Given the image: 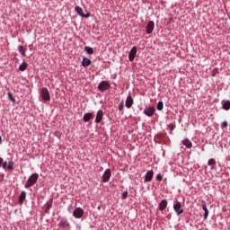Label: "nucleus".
<instances>
[{
  "instance_id": "obj_32",
  "label": "nucleus",
  "mask_w": 230,
  "mask_h": 230,
  "mask_svg": "<svg viewBox=\"0 0 230 230\" xmlns=\"http://www.w3.org/2000/svg\"><path fill=\"white\" fill-rule=\"evenodd\" d=\"M156 180L161 182V181H163V175L157 174V175H156Z\"/></svg>"
},
{
  "instance_id": "obj_36",
  "label": "nucleus",
  "mask_w": 230,
  "mask_h": 230,
  "mask_svg": "<svg viewBox=\"0 0 230 230\" xmlns=\"http://www.w3.org/2000/svg\"><path fill=\"white\" fill-rule=\"evenodd\" d=\"M3 158H0V168H1V166L3 165Z\"/></svg>"
},
{
  "instance_id": "obj_29",
  "label": "nucleus",
  "mask_w": 230,
  "mask_h": 230,
  "mask_svg": "<svg viewBox=\"0 0 230 230\" xmlns=\"http://www.w3.org/2000/svg\"><path fill=\"white\" fill-rule=\"evenodd\" d=\"M127 197H128V191H124L122 193V200H125V199H127Z\"/></svg>"
},
{
  "instance_id": "obj_11",
  "label": "nucleus",
  "mask_w": 230,
  "mask_h": 230,
  "mask_svg": "<svg viewBox=\"0 0 230 230\" xmlns=\"http://www.w3.org/2000/svg\"><path fill=\"white\" fill-rule=\"evenodd\" d=\"M152 179H154V171L150 170L146 173L145 182H151Z\"/></svg>"
},
{
  "instance_id": "obj_1",
  "label": "nucleus",
  "mask_w": 230,
  "mask_h": 230,
  "mask_svg": "<svg viewBox=\"0 0 230 230\" xmlns=\"http://www.w3.org/2000/svg\"><path fill=\"white\" fill-rule=\"evenodd\" d=\"M37 181H39V174L38 173L31 174L25 183V188H31V186L37 183Z\"/></svg>"
},
{
  "instance_id": "obj_9",
  "label": "nucleus",
  "mask_w": 230,
  "mask_h": 230,
  "mask_svg": "<svg viewBox=\"0 0 230 230\" xmlns=\"http://www.w3.org/2000/svg\"><path fill=\"white\" fill-rule=\"evenodd\" d=\"M154 28H155V23H154V21L148 22V23L146 25L147 35H150V33H152V31H154Z\"/></svg>"
},
{
  "instance_id": "obj_13",
  "label": "nucleus",
  "mask_w": 230,
  "mask_h": 230,
  "mask_svg": "<svg viewBox=\"0 0 230 230\" xmlns=\"http://www.w3.org/2000/svg\"><path fill=\"white\" fill-rule=\"evenodd\" d=\"M103 119V111L99 110L96 114L95 123H101Z\"/></svg>"
},
{
  "instance_id": "obj_6",
  "label": "nucleus",
  "mask_w": 230,
  "mask_h": 230,
  "mask_svg": "<svg viewBox=\"0 0 230 230\" xmlns=\"http://www.w3.org/2000/svg\"><path fill=\"white\" fill-rule=\"evenodd\" d=\"M173 209L177 215H182V213H184V209L181 208V202L179 201L173 204Z\"/></svg>"
},
{
  "instance_id": "obj_17",
  "label": "nucleus",
  "mask_w": 230,
  "mask_h": 230,
  "mask_svg": "<svg viewBox=\"0 0 230 230\" xmlns=\"http://www.w3.org/2000/svg\"><path fill=\"white\" fill-rule=\"evenodd\" d=\"M18 51L22 55V57H26V48H24L22 45L18 46Z\"/></svg>"
},
{
  "instance_id": "obj_3",
  "label": "nucleus",
  "mask_w": 230,
  "mask_h": 230,
  "mask_svg": "<svg viewBox=\"0 0 230 230\" xmlns=\"http://www.w3.org/2000/svg\"><path fill=\"white\" fill-rule=\"evenodd\" d=\"M136 55H137V48L133 47L128 54L129 62H134V58H136Z\"/></svg>"
},
{
  "instance_id": "obj_2",
  "label": "nucleus",
  "mask_w": 230,
  "mask_h": 230,
  "mask_svg": "<svg viewBox=\"0 0 230 230\" xmlns=\"http://www.w3.org/2000/svg\"><path fill=\"white\" fill-rule=\"evenodd\" d=\"M40 94L45 102H49V100H51V95H49V90H48V88H42Z\"/></svg>"
},
{
  "instance_id": "obj_25",
  "label": "nucleus",
  "mask_w": 230,
  "mask_h": 230,
  "mask_svg": "<svg viewBox=\"0 0 230 230\" xmlns=\"http://www.w3.org/2000/svg\"><path fill=\"white\" fill-rule=\"evenodd\" d=\"M217 164V161L215 159L211 158L208 160V166H215Z\"/></svg>"
},
{
  "instance_id": "obj_33",
  "label": "nucleus",
  "mask_w": 230,
  "mask_h": 230,
  "mask_svg": "<svg viewBox=\"0 0 230 230\" xmlns=\"http://www.w3.org/2000/svg\"><path fill=\"white\" fill-rule=\"evenodd\" d=\"M123 109H124V105H123V103H120L119 106V111L120 112H123Z\"/></svg>"
},
{
  "instance_id": "obj_10",
  "label": "nucleus",
  "mask_w": 230,
  "mask_h": 230,
  "mask_svg": "<svg viewBox=\"0 0 230 230\" xmlns=\"http://www.w3.org/2000/svg\"><path fill=\"white\" fill-rule=\"evenodd\" d=\"M111 169H107L102 175V182H109L111 179Z\"/></svg>"
},
{
  "instance_id": "obj_35",
  "label": "nucleus",
  "mask_w": 230,
  "mask_h": 230,
  "mask_svg": "<svg viewBox=\"0 0 230 230\" xmlns=\"http://www.w3.org/2000/svg\"><path fill=\"white\" fill-rule=\"evenodd\" d=\"M60 226H62L63 227H66V222H61Z\"/></svg>"
},
{
  "instance_id": "obj_37",
  "label": "nucleus",
  "mask_w": 230,
  "mask_h": 230,
  "mask_svg": "<svg viewBox=\"0 0 230 230\" xmlns=\"http://www.w3.org/2000/svg\"><path fill=\"white\" fill-rule=\"evenodd\" d=\"M3 141V137L0 136V144L2 143Z\"/></svg>"
},
{
  "instance_id": "obj_27",
  "label": "nucleus",
  "mask_w": 230,
  "mask_h": 230,
  "mask_svg": "<svg viewBox=\"0 0 230 230\" xmlns=\"http://www.w3.org/2000/svg\"><path fill=\"white\" fill-rule=\"evenodd\" d=\"M212 76H217L218 75V68H214L211 73Z\"/></svg>"
},
{
  "instance_id": "obj_21",
  "label": "nucleus",
  "mask_w": 230,
  "mask_h": 230,
  "mask_svg": "<svg viewBox=\"0 0 230 230\" xmlns=\"http://www.w3.org/2000/svg\"><path fill=\"white\" fill-rule=\"evenodd\" d=\"M84 51H86L88 55H93L94 53V49L89 46L84 47Z\"/></svg>"
},
{
  "instance_id": "obj_30",
  "label": "nucleus",
  "mask_w": 230,
  "mask_h": 230,
  "mask_svg": "<svg viewBox=\"0 0 230 230\" xmlns=\"http://www.w3.org/2000/svg\"><path fill=\"white\" fill-rule=\"evenodd\" d=\"M53 206V200H50L49 202L47 203V209H49Z\"/></svg>"
},
{
  "instance_id": "obj_19",
  "label": "nucleus",
  "mask_w": 230,
  "mask_h": 230,
  "mask_svg": "<svg viewBox=\"0 0 230 230\" xmlns=\"http://www.w3.org/2000/svg\"><path fill=\"white\" fill-rule=\"evenodd\" d=\"M24 200H26V191H22L19 196V204H23Z\"/></svg>"
},
{
  "instance_id": "obj_12",
  "label": "nucleus",
  "mask_w": 230,
  "mask_h": 230,
  "mask_svg": "<svg viewBox=\"0 0 230 230\" xmlns=\"http://www.w3.org/2000/svg\"><path fill=\"white\" fill-rule=\"evenodd\" d=\"M201 208L204 211V220H208V217H209V210H208V207L206 206V202L202 200Z\"/></svg>"
},
{
  "instance_id": "obj_15",
  "label": "nucleus",
  "mask_w": 230,
  "mask_h": 230,
  "mask_svg": "<svg viewBox=\"0 0 230 230\" xmlns=\"http://www.w3.org/2000/svg\"><path fill=\"white\" fill-rule=\"evenodd\" d=\"M167 206H168V201H166V199L161 200V202L159 203L160 211H164Z\"/></svg>"
},
{
  "instance_id": "obj_4",
  "label": "nucleus",
  "mask_w": 230,
  "mask_h": 230,
  "mask_svg": "<svg viewBox=\"0 0 230 230\" xmlns=\"http://www.w3.org/2000/svg\"><path fill=\"white\" fill-rule=\"evenodd\" d=\"M111 87V84H109L107 81H102L99 85H98V89L99 91H107V89H109Z\"/></svg>"
},
{
  "instance_id": "obj_8",
  "label": "nucleus",
  "mask_w": 230,
  "mask_h": 230,
  "mask_svg": "<svg viewBox=\"0 0 230 230\" xmlns=\"http://www.w3.org/2000/svg\"><path fill=\"white\" fill-rule=\"evenodd\" d=\"M75 12L80 15V17H84L87 19L88 17H91V13H84V10L80 6H75Z\"/></svg>"
},
{
  "instance_id": "obj_31",
  "label": "nucleus",
  "mask_w": 230,
  "mask_h": 230,
  "mask_svg": "<svg viewBox=\"0 0 230 230\" xmlns=\"http://www.w3.org/2000/svg\"><path fill=\"white\" fill-rule=\"evenodd\" d=\"M7 166H8V163L3 162V164H2L3 169H4V170H6V167H7Z\"/></svg>"
},
{
  "instance_id": "obj_5",
  "label": "nucleus",
  "mask_w": 230,
  "mask_h": 230,
  "mask_svg": "<svg viewBox=\"0 0 230 230\" xmlns=\"http://www.w3.org/2000/svg\"><path fill=\"white\" fill-rule=\"evenodd\" d=\"M155 113V108L152 106L146 108L144 110V114H146V116H148V118H152V116H154Z\"/></svg>"
},
{
  "instance_id": "obj_23",
  "label": "nucleus",
  "mask_w": 230,
  "mask_h": 230,
  "mask_svg": "<svg viewBox=\"0 0 230 230\" xmlns=\"http://www.w3.org/2000/svg\"><path fill=\"white\" fill-rule=\"evenodd\" d=\"M223 109L225 111H229L230 109V101H226L223 104Z\"/></svg>"
},
{
  "instance_id": "obj_24",
  "label": "nucleus",
  "mask_w": 230,
  "mask_h": 230,
  "mask_svg": "<svg viewBox=\"0 0 230 230\" xmlns=\"http://www.w3.org/2000/svg\"><path fill=\"white\" fill-rule=\"evenodd\" d=\"M7 96H8L9 100L13 102V103H15V98L13 97V94H12V93L9 92L7 93Z\"/></svg>"
},
{
  "instance_id": "obj_20",
  "label": "nucleus",
  "mask_w": 230,
  "mask_h": 230,
  "mask_svg": "<svg viewBox=\"0 0 230 230\" xmlns=\"http://www.w3.org/2000/svg\"><path fill=\"white\" fill-rule=\"evenodd\" d=\"M182 145L184 146H186V148H192L193 147V144L191 143V141H190V139H184L182 141Z\"/></svg>"
},
{
  "instance_id": "obj_14",
  "label": "nucleus",
  "mask_w": 230,
  "mask_h": 230,
  "mask_svg": "<svg viewBox=\"0 0 230 230\" xmlns=\"http://www.w3.org/2000/svg\"><path fill=\"white\" fill-rule=\"evenodd\" d=\"M134 104V99H132V96L128 95L126 99V107L128 109H130L132 105Z\"/></svg>"
},
{
  "instance_id": "obj_28",
  "label": "nucleus",
  "mask_w": 230,
  "mask_h": 230,
  "mask_svg": "<svg viewBox=\"0 0 230 230\" xmlns=\"http://www.w3.org/2000/svg\"><path fill=\"white\" fill-rule=\"evenodd\" d=\"M7 168L8 170H13V162H9L7 164Z\"/></svg>"
},
{
  "instance_id": "obj_26",
  "label": "nucleus",
  "mask_w": 230,
  "mask_h": 230,
  "mask_svg": "<svg viewBox=\"0 0 230 230\" xmlns=\"http://www.w3.org/2000/svg\"><path fill=\"white\" fill-rule=\"evenodd\" d=\"M163 107H164L163 102H159L157 103L156 109H157V111H163Z\"/></svg>"
},
{
  "instance_id": "obj_7",
  "label": "nucleus",
  "mask_w": 230,
  "mask_h": 230,
  "mask_svg": "<svg viewBox=\"0 0 230 230\" xmlns=\"http://www.w3.org/2000/svg\"><path fill=\"white\" fill-rule=\"evenodd\" d=\"M73 217H75V218H82V217H84V210L82 208H76L73 212Z\"/></svg>"
},
{
  "instance_id": "obj_34",
  "label": "nucleus",
  "mask_w": 230,
  "mask_h": 230,
  "mask_svg": "<svg viewBox=\"0 0 230 230\" xmlns=\"http://www.w3.org/2000/svg\"><path fill=\"white\" fill-rule=\"evenodd\" d=\"M228 125H229V124L227 123L226 120H225V121L222 123V127L225 128H227V126H228Z\"/></svg>"
},
{
  "instance_id": "obj_22",
  "label": "nucleus",
  "mask_w": 230,
  "mask_h": 230,
  "mask_svg": "<svg viewBox=\"0 0 230 230\" xmlns=\"http://www.w3.org/2000/svg\"><path fill=\"white\" fill-rule=\"evenodd\" d=\"M27 67H28V63L23 62V63H22V64L20 65L19 70H20V71H24L25 69H27Z\"/></svg>"
},
{
  "instance_id": "obj_18",
  "label": "nucleus",
  "mask_w": 230,
  "mask_h": 230,
  "mask_svg": "<svg viewBox=\"0 0 230 230\" xmlns=\"http://www.w3.org/2000/svg\"><path fill=\"white\" fill-rule=\"evenodd\" d=\"M91 59L87 58H84L83 61H82V66L83 67H89V66H91Z\"/></svg>"
},
{
  "instance_id": "obj_16",
  "label": "nucleus",
  "mask_w": 230,
  "mask_h": 230,
  "mask_svg": "<svg viewBox=\"0 0 230 230\" xmlns=\"http://www.w3.org/2000/svg\"><path fill=\"white\" fill-rule=\"evenodd\" d=\"M93 118H94V115H93V113H85L83 117V119L84 123H87L88 121H91Z\"/></svg>"
}]
</instances>
